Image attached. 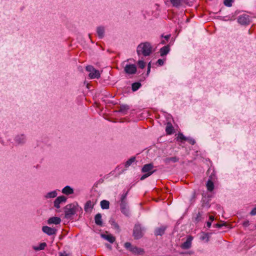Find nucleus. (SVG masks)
<instances>
[{
    "instance_id": "1",
    "label": "nucleus",
    "mask_w": 256,
    "mask_h": 256,
    "mask_svg": "<svg viewBox=\"0 0 256 256\" xmlns=\"http://www.w3.org/2000/svg\"><path fill=\"white\" fill-rule=\"evenodd\" d=\"M152 52V47L149 42H146L140 44L137 48L138 55L142 54L144 56H149Z\"/></svg>"
},
{
    "instance_id": "2",
    "label": "nucleus",
    "mask_w": 256,
    "mask_h": 256,
    "mask_svg": "<svg viewBox=\"0 0 256 256\" xmlns=\"http://www.w3.org/2000/svg\"><path fill=\"white\" fill-rule=\"evenodd\" d=\"M76 212V206L74 204H68L65 207V218H70Z\"/></svg>"
},
{
    "instance_id": "3",
    "label": "nucleus",
    "mask_w": 256,
    "mask_h": 256,
    "mask_svg": "<svg viewBox=\"0 0 256 256\" xmlns=\"http://www.w3.org/2000/svg\"><path fill=\"white\" fill-rule=\"evenodd\" d=\"M124 247L134 254H142L144 252L142 248L136 246H132L131 244L128 242L124 244Z\"/></svg>"
},
{
    "instance_id": "4",
    "label": "nucleus",
    "mask_w": 256,
    "mask_h": 256,
    "mask_svg": "<svg viewBox=\"0 0 256 256\" xmlns=\"http://www.w3.org/2000/svg\"><path fill=\"white\" fill-rule=\"evenodd\" d=\"M86 70L90 72L89 76L90 78H98L100 77V73L99 71L96 70L92 66H87L86 67Z\"/></svg>"
},
{
    "instance_id": "5",
    "label": "nucleus",
    "mask_w": 256,
    "mask_h": 256,
    "mask_svg": "<svg viewBox=\"0 0 256 256\" xmlns=\"http://www.w3.org/2000/svg\"><path fill=\"white\" fill-rule=\"evenodd\" d=\"M133 236L135 239H139L142 236V229L140 224H136L134 226L133 230Z\"/></svg>"
},
{
    "instance_id": "6",
    "label": "nucleus",
    "mask_w": 256,
    "mask_h": 256,
    "mask_svg": "<svg viewBox=\"0 0 256 256\" xmlns=\"http://www.w3.org/2000/svg\"><path fill=\"white\" fill-rule=\"evenodd\" d=\"M124 70L126 73L129 74H134L136 72V68L134 64H126L124 68Z\"/></svg>"
},
{
    "instance_id": "7",
    "label": "nucleus",
    "mask_w": 256,
    "mask_h": 256,
    "mask_svg": "<svg viewBox=\"0 0 256 256\" xmlns=\"http://www.w3.org/2000/svg\"><path fill=\"white\" fill-rule=\"evenodd\" d=\"M192 240H193V237L191 236H189L188 237L186 241L184 242L182 244L181 248L182 249H184V250L190 248L192 246Z\"/></svg>"
},
{
    "instance_id": "8",
    "label": "nucleus",
    "mask_w": 256,
    "mask_h": 256,
    "mask_svg": "<svg viewBox=\"0 0 256 256\" xmlns=\"http://www.w3.org/2000/svg\"><path fill=\"white\" fill-rule=\"evenodd\" d=\"M42 230L44 232L49 236L55 234L56 232V228H52L48 226H44L42 228Z\"/></svg>"
},
{
    "instance_id": "9",
    "label": "nucleus",
    "mask_w": 256,
    "mask_h": 256,
    "mask_svg": "<svg viewBox=\"0 0 256 256\" xmlns=\"http://www.w3.org/2000/svg\"><path fill=\"white\" fill-rule=\"evenodd\" d=\"M66 200V198L64 196H60L58 197L54 202V206L57 208H60V204L64 202Z\"/></svg>"
},
{
    "instance_id": "10",
    "label": "nucleus",
    "mask_w": 256,
    "mask_h": 256,
    "mask_svg": "<svg viewBox=\"0 0 256 256\" xmlns=\"http://www.w3.org/2000/svg\"><path fill=\"white\" fill-rule=\"evenodd\" d=\"M120 208L121 212L126 216H129L130 212L127 206V202L126 203H120Z\"/></svg>"
},
{
    "instance_id": "11",
    "label": "nucleus",
    "mask_w": 256,
    "mask_h": 256,
    "mask_svg": "<svg viewBox=\"0 0 256 256\" xmlns=\"http://www.w3.org/2000/svg\"><path fill=\"white\" fill-rule=\"evenodd\" d=\"M238 22L242 24H247L250 22L249 16L246 14L240 16L238 18Z\"/></svg>"
},
{
    "instance_id": "12",
    "label": "nucleus",
    "mask_w": 256,
    "mask_h": 256,
    "mask_svg": "<svg viewBox=\"0 0 256 256\" xmlns=\"http://www.w3.org/2000/svg\"><path fill=\"white\" fill-rule=\"evenodd\" d=\"M61 222V220L58 217L54 216L50 218L48 220V224H60Z\"/></svg>"
},
{
    "instance_id": "13",
    "label": "nucleus",
    "mask_w": 256,
    "mask_h": 256,
    "mask_svg": "<svg viewBox=\"0 0 256 256\" xmlns=\"http://www.w3.org/2000/svg\"><path fill=\"white\" fill-rule=\"evenodd\" d=\"M154 168V166L151 164H146L142 168V172H154V171H151Z\"/></svg>"
},
{
    "instance_id": "14",
    "label": "nucleus",
    "mask_w": 256,
    "mask_h": 256,
    "mask_svg": "<svg viewBox=\"0 0 256 256\" xmlns=\"http://www.w3.org/2000/svg\"><path fill=\"white\" fill-rule=\"evenodd\" d=\"M102 237L104 239L107 240L110 243H113L116 240V238L114 236H112V234H102L101 235Z\"/></svg>"
},
{
    "instance_id": "15",
    "label": "nucleus",
    "mask_w": 256,
    "mask_h": 256,
    "mask_svg": "<svg viewBox=\"0 0 256 256\" xmlns=\"http://www.w3.org/2000/svg\"><path fill=\"white\" fill-rule=\"evenodd\" d=\"M179 160V158L176 156H173V157H169L166 158L164 160V162L168 164H170L171 162H178Z\"/></svg>"
},
{
    "instance_id": "16",
    "label": "nucleus",
    "mask_w": 256,
    "mask_h": 256,
    "mask_svg": "<svg viewBox=\"0 0 256 256\" xmlns=\"http://www.w3.org/2000/svg\"><path fill=\"white\" fill-rule=\"evenodd\" d=\"M94 221L96 225L99 226H102V215L100 214H98L95 216Z\"/></svg>"
},
{
    "instance_id": "17",
    "label": "nucleus",
    "mask_w": 256,
    "mask_h": 256,
    "mask_svg": "<svg viewBox=\"0 0 256 256\" xmlns=\"http://www.w3.org/2000/svg\"><path fill=\"white\" fill-rule=\"evenodd\" d=\"M169 51H170L169 46L167 45V46H164V47L161 48L160 50V56H163L166 55V54H168Z\"/></svg>"
},
{
    "instance_id": "18",
    "label": "nucleus",
    "mask_w": 256,
    "mask_h": 256,
    "mask_svg": "<svg viewBox=\"0 0 256 256\" xmlns=\"http://www.w3.org/2000/svg\"><path fill=\"white\" fill-rule=\"evenodd\" d=\"M166 229V227L164 226L156 228L155 230V234L156 236H162L164 234Z\"/></svg>"
},
{
    "instance_id": "19",
    "label": "nucleus",
    "mask_w": 256,
    "mask_h": 256,
    "mask_svg": "<svg viewBox=\"0 0 256 256\" xmlns=\"http://www.w3.org/2000/svg\"><path fill=\"white\" fill-rule=\"evenodd\" d=\"M166 131L168 134H171L173 133L174 128L170 122H168L166 128Z\"/></svg>"
},
{
    "instance_id": "20",
    "label": "nucleus",
    "mask_w": 256,
    "mask_h": 256,
    "mask_svg": "<svg viewBox=\"0 0 256 256\" xmlns=\"http://www.w3.org/2000/svg\"><path fill=\"white\" fill-rule=\"evenodd\" d=\"M62 192L66 194H70L74 192V190L70 186H66L62 189Z\"/></svg>"
},
{
    "instance_id": "21",
    "label": "nucleus",
    "mask_w": 256,
    "mask_h": 256,
    "mask_svg": "<svg viewBox=\"0 0 256 256\" xmlns=\"http://www.w3.org/2000/svg\"><path fill=\"white\" fill-rule=\"evenodd\" d=\"M97 34L98 37L100 38H102L104 36V27L100 26L97 28Z\"/></svg>"
},
{
    "instance_id": "22",
    "label": "nucleus",
    "mask_w": 256,
    "mask_h": 256,
    "mask_svg": "<svg viewBox=\"0 0 256 256\" xmlns=\"http://www.w3.org/2000/svg\"><path fill=\"white\" fill-rule=\"evenodd\" d=\"M100 206L102 209H108L110 206V202L106 200H102L100 202Z\"/></svg>"
},
{
    "instance_id": "23",
    "label": "nucleus",
    "mask_w": 256,
    "mask_h": 256,
    "mask_svg": "<svg viewBox=\"0 0 256 256\" xmlns=\"http://www.w3.org/2000/svg\"><path fill=\"white\" fill-rule=\"evenodd\" d=\"M110 224L112 225V228L116 230L118 232H120V226H119L118 224L116 222H115V221L114 220H110Z\"/></svg>"
},
{
    "instance_id": "24",
    "label": "nucleus",
    "mask_w": 256,
    "mask_h": 256,
    "mask_svg": "<svg viewBox=\"0 0 256 256\" xmlns=\"http://www.w3.org/2000/svg\"><path fill=\"white\" fill-rule=\"evenodd\" d=\"M93 204L90 200L88 201L84 206V210L88 211V210L92 209L93 208Z\"/></svg>"
},
{
    "instance_id": "25",
    "label": "nucleus",
    "mask_w": 256,
    "mask_h": 256,
    "mask_svg": "<svg viewBox=\"0 0 256 256\" xmlns=\"http://www.w3.org/2000/svg\"><path fill=\"white\" fill-rule=\"evenodd\" d=\"M206 187L208 190L212 192L214 188L213 182L210 180H208L206 184Z\"/></svg>"
},
{
    "instance_id": "26",
    "label": "nucleus",
    "mask_w": 256,
    "mask_h": 256,
    "mask_svg": "<svg viewBox=\"0 0 256 256\" xmlns=\"http://www.w3.org/2000/svg\"><path fill=\"white\" fill-rule=\"evenodd\" d=\"M141 86V84L140 82H134L132 84V90L134 92L137 90Z\"/></svg>"
},
{
    "instance_id": "27",
    "label": "nucleus",
    "mask_w": 256,
    "mask_h": 256,
    "mask_svg": "<svg viewBox=\"0 0 256 256\" xmlns=\"http://www.w3.org/2000/svg\"><path fill=\"white\" fill-rule=\"evenodd\" d=\"M57 196V192L56 190L48 192L46 196V198H54Z\"/></svg>"
},
{
    "instance_id": "28",
    "label": "nucleus",
    "mask_w": 256,
    "mask_h": 256,
    "mask_svg": "<svg viewBox=\"0 0 256 256\" xmlns=\"http://www.w3.org/2000/svg\"><path fill=\"white\" fill-rule=\"evenodd\" d=\"M46 246V242H42V243L40 244L39 246L34 247V249L36 250H44Z\"/></svg>"
},
{
    "instance_id": "29",
    "label": "nucleus",
    "mask_w": 256,
    "mask_h": 256,
    "mask_svg": "<svg viewBox=\"0 0 256 256\" xmlns=\"http://www.w3.org/2000/svg\"><path fill=\"white\" fill-rule=\"evenodd\" d=\"M134 160H135V158L134 157L131 158L128 160H127L126 162L125 163V166L126 168L128 167L129 166H130L131 165V164L132 162H134Z\"/></svg>"
},
{
    "instance_id": "30",
    "label": "nucleus",
    "mask_w": 256,
    "mask_h": 256,
    "mask_svg": "<svg viewBox=\"0 0 256 256\" xmlns=\"http://www.w3.org/2000/svg\"><path fill=\"white\" fill-rule=\"evenodd\" d=\"M24 136L23 135H22L20 136H18L16 138V141L18 144H22L24 142Z\"/></svg>"
},
{
    "instance_id": "31",
    "label": "nucleus",
    "mask_w": 256,
    "mask_h": 256,
    "mask_svg": "<svg viewBox=\"0 0 256 256\" xmlns=\"http://www.w3.org/2000/svg\"><path fill=\"white\" fill-rule=\"evenodd\" d=\"M171 3L174 6H178L180 5L182 0H170Z\"/></svg>"
},
{
    "instance_id": "32",
    "label": "nucleus",
    "mask_w": 256,
    "mask_h": 256,
    "mask_svg": "<svg viewBox=\"0 0 256 256\" xmlns=\"http://www.w3.org/2000/svg\"><path fill=\"white\" fill-rule=\"evenodd\" d=\"M178 138L180 140H188V138H186L182 134L180 133L178 134Z\"/></svg>"
},
{
    "instance_id": "33",
    "label": "nucleus",
    "mask_w": 256,
    "mask_h": 256,
    "mask_svg": "<svg viewBox=\"0 0 256 256\" xmlns=\"http://www.w3.org/2000/svg\"><path fill=\"white\" fill-rule=\"evenodd\" d=\"M127 194H128V192H126L125 194H124L122 196V197H121V198H120V203H126L127 202H126V196H127Z\"/></svg>"
},
{
    "instance_id": "34",
    "label": "nucleus",
    "mask_w": 256,
    "mask_h": 256,
    "mask_svg": "<svg viewBox=\"0 0 256 256\" xmlns=\"http://www.w3.org/2000/svg\"><path fill=\"white\" fill-rule=\"evenodd\" d=\"M233 0H224V4L226 6H232V2Z\"/></svg>"
},
{
    "instance_id": "35",
    "label": "nucleus",
    "mask_w": 256,
    "mask_h": 256,
    "mask_svg": "<svg viewBox=\"0 0 256 256\" xmlns=\"http://www.w3.org/2000/svg\"><path fill=\"white\" fill-rule=\"evenodd\" d=\"M138 66L141 68H144L145 67L146 64L143 60H139L138 62Z\"/></svg>"
},
{
    "instance_id": "36",
    "label": "nucleus",
    "mask_w": 256,
    "mask_h": 256,
    "mask_svg": "<svg viewBox=\"0 0 256 256\" xmlns=\"http://www.w3.org/2000/svg\"><path fill=\"white\" fill-rule=\"evenodd\" d=\"M152 174V172H149L148 173H146L144 174L141 178H140V180H144V179H145L147 177L149 176H150Z\"/></svg>"
},
{
    "instance_id": "37",
    "label": "nucleus",
    "mask_w": 256,
    "mask_h": 256,
    "mask_svg": "<svg viewBox=\"0 0 256 256\" xmlns=\"http://www.w3.org/2000/svg\"><path fill=\"white\" fill-rule=\"evenodd\" d=\"M201 216L202 215L200 212H198L197 214L196 217V220L198 222H199L200 220Z\"/></svg>"
},
{
    "instance_id": "38",
    "label": "nucleus",
    "mask_w": 256,
    "mask_h": 256,
    "mask_svg": "<svg viewBox=\"0 0 256 256\" xmlns=\"http://www.w3.org/2000/svg\"><path fill=\"white\" fill-rule=\"evenodd\" d=\"M242 225L244 226L247 227L250 225V222L248 220H246L243 222Z\"/></svg>"
},
{
    "instance_id": "39",
    "label": "nucleus",
    "mask_w": 256,
    "mask_h": 256,
    "mask_svg": "<svg viewBox=\"0 0 256 256\" xmlns=\"http://www.w3.org/2000/svg\"><path fill=\"white\" fill-rule=\"evenodd\" d=\"M250 214L252 216H254L256 214V207L252 210Z\"/></svg>"
},
{
    "instance_id": "40",
    "label": "nucleus",
    "mask_w": 256,
    "mask_h": 256,
    "mask_svg": "<svg viewBox=\"0 0 256 256\" xmlns=\"http://www.w3.org/2000/svg\"><path fill=\"white\" fill-rule=\"evenodd\" d=\"M162 37H164L165 40H166V42H168V40L170 39V34H168V35H166V36H162Z\"/></svg>"
},
{
    "instance_id": "41",
    "label": "nucleus",
    "mask_w": 256,
    "mask_h": 256,
    "mask_svg": "<svg viewBox=\"0 0 256 256\" xmlns=\"http://www.w3.org/2000/svg\"><path fill=\"white\" fill-rule=\"evenodd\" d=\"M186 140L188 141L190 144H192V145L195 144V141L193 139H190V138H188V140Z\"/></svg>"
},
{
    "instance_id": "42",
    "label": "nucleus",
    "mask_w": 256,
    "mask_h": 256,
    "mask_svg": "<svg viewBox=\"0 0 256 256\" xmlns=\"http://www.w3.org/2000/svg\"><path fill=\"white\" fill-rule=\"evenodd\" d=\"M157 62L160 65V66H162L164 64V61L162 60V59H158V62Z\"/></svg>"
},
{
    "instance_id": "43",
    "label": "nucleus",
    "mask_w": 256,
    "mask_h": 256,
    "mask_svg": "<svg viewBox=\"0 0 256 256\" xmlns=\"http://www.w3.org/2000/svg\"><path fill=\"white\" fill-rule=\"evenodd\" d=\"M60 256H68V254L65 252H60Z\"/></svg>"
},
{
    "instance_id": "44",
    "label": "nucleus",
    "mask_w": 256,
    "mask_h": 256,
    "mask_svg": "<svg viewBox=\"0 0 256 256\" xmlns=\"http://www.w3.org/2000/svg\"><path fill=\"white\" fill-rule=\"evenodd\" d=\"M206 238H208V234H204V236H202V238H201L202 240H204Z\"/></svg>"
},
{
    "instance_id": "45",
    "label": "nucleus",
    "mask_w": 256,
    "mask_h": 256,
    "mask_svg": "<svg viewBox=\"0 0 256 256\" xmlns=\"http://www.w3.org/2000/svg\"><path fill=\"white\" fill-rule=\"evenodd\" d=\"M212 224V222H206V226L208 228H210Z\"/></svg>"
},
{
    "instance_id": "46",
    "label": "nucleus",
    "mask_w": 256,
    "mask_h": 256,
    "mask_svg": "<svg viewBox=\"0 0 256 256\" xmlns=\"http://www.w3.org/2000/svg\"><path fill=\"white\" fill-rule=\"evenodd\" d=\"M209 218H210V222H212L214 220V216H210V217H209Z\"/></svg>"
},
{
    "instance_id": "47",
    "label": "nucleus",
    "mask_w": 256,
    "mask_h": 256,
    "mask_svg": "<svg viewBox=\"0 0 256 256\" xmlns=\"http://www.w3.org/2000/svg\"><path fill=\"white\" fill-rule=\"evenodd\" d=\"M215 226H216V228H221L222 226H224V224H216Z\"/></svg>"
},
{
    "instance_id": "48",
    "label": "nucleus",
    "mask_w": 256,
    "mask_h": 256,
    "mask_svg": "<svg viewBox=\"0 0 256 256\" xmlns=\"http://www.w3.org/2000/svg\"><path fill=\"white\" fill-rule=\"evenodd\" d=\"M148 73L150 72V63H149L148 65Z\"/></svg>"
},
{
    "instance_id": "49",
    "label": "nucleus",
    "mask_w": 256,
    "mask_h": 256,
    "mask_svg": "<svg viewBox=\"0 0 256 256\" xmlns=\"http://www.w3.org/2000/svg\"><path fill=\"white\" fill-rule=\"evenodd\" d=\"M166 42H166V40H162L161 41V44H166Z\"/></svg>"
},
{
    "instance_id": "50",
    "label": "nucleus",
    "mask_w": 256,
    "mask_h": 256,
    "mask_svg": "<svg viewBox=\"0 0 256 256\" xmlns=\"http://www.w3.org/2000/svg\"><path fill=\"white\" fill-rule=\"evenodd\" d=\"M108 248H111V246H108Z\"/></svg>"
},
{
    "instance_id": "51",
    "label": "nucleus",
    "mask_w": 256,
    "mask_h": 256,
    "mask_svg": "<svg viewBox=\"0 0 256 256\" xmlns=\"http://www.w3.org/2000/svg\"><path fill=\"white\" fill-rule=\"evenodd\" d=\"M120 110H122V107H121V108H120Z\"/></svg>"
}]
</instances>
